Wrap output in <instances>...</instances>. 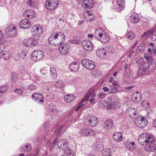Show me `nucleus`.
<instances>
[{
	"label": "nucleus",
	"instance_id": "17",
	"mask_svg": "<svg viewBox=\"0 0 156 156\" xmlns=\"http://www.w3.org/2000/svg\"><path fill=\"white\" fill-rule=\"evenodd\" d=\"M114 140L116 142H120L122 140V134L120 132H116L113 136Z\"/></svg>",
	"mask_w": 156,
	"mask_h": 156
},
{
	"label": "nucleus",
	"instance_id": "31",
	"mask_svg": "<svg viewBox=\"0 0 156 156\" xmlns=\"http://www.w3.org/2000/svg\"><path fill=\"white\" fill-rule=\"evenodd\" d=\"M147 138L146 137V136H144V135H143V134H142L140 136H139L138 141L139 143H141V145H143L142 143H144L145 142V140Z\"/></svg>",
	"mask_w": 156,
	"mask_h": 156
},
{
	"label": "nucleus",
	"instance_id": "27",
	"mask_svg": "<svg viewBox=\"0 0 156 156\" xmlns=\"http://www.w3.org/2000/svg\"><path fill=\"white\" fill-rule=\"evenodd\" d=\"M145 150L147 151H154L156 152V147L153 144L147 145L145 148Z\"/></svg>",
	"mask_w": 156,
	"mask_h": 156
},
{
	"label": "nucleus",
	"instance_id": "7",
	"mask_svg": "<svg viewBox=\"0 0 156 156\" xmlns=\"http://www.w3.org/2000/svg\"><path fill=\"white\" fill-rule=\"evenodd\" d=\"M55 37L56 39L57 45L59 46L62 44L65 41V36L64 34L61 32H58L55 33Z\"/></svg>",
	"mask_w": 156,
	"mask_h": 156
},
{
	"label": "nucleus",
	"instance_id": "4",
	"mask_svg": "<svg viewBox=\"0 0 156 156\" xmlns=\"http://www.w3.org/2000/svg\"><path fill=\"white\" fill-rule=\"evenodd\" d=\"M81 63L83 66L89 70H92L95 67L94 63L89 59H84L81 61Z\"/></svg>",
	"mask_w": 156,
	"mask_h": 156
},
{
	"label": "nucleus",
	"instance_id": "24",
	"mask_svg": "<svg viewBox=\"0 0 156 156\" xmlns=\"http://www.w3.org/2000/svg\"><path fill=\"white\" fill-rule=\"evenodd\" d=\"M143 134L144 135V136H146V137L147 138V139L145 140V142L146 143H150L151 144H152V143L154 140L153 136L147 134L146 133H145V134L143 133Z\"/></svg>",
	"mask_w": 156,
	"mask_h": 156
},
{
	"label": "nucleus",
	"instance_id": "20",
	"mask_svg": "<svg viewBox=\"0 0 156 156\" xmlns=\"http://www.w3.org/2000/svg\"><path fill=\"white\" fill-rule=\"evenodd\" d=\"M141 94H137L136 93H133L131 95V99L133 102L137 103L141 100Z\"/></svg>",
	"mask_w": 156,
	"mask_h": 156
},
{
	"label": "nucleus",
	"instance_id": "41",
	"mask_svg": "<svg viewBox=\"0 0 156 156\" xmlns=\"http://www.w3.org/2000/svg\"><path fill=\"white\" fill-rule=\"evenodd\" d=\"M154 30L155 29L154 28L152 29L151 30H147V32H144V36L146 35L151 34H152L154 33Z\"/></svg>",
	"mask_w": 156,
	"mask_h": 156
},
{
	"label": "nucleus",
	"instance_id": "47",
	"mask_svg": "<svg viewBox=\"0 0 156 156\" xmlns=\"http://www.w3.org/2000/svg\"><path fill=\"white\" fill-rule=\"evenodd\" d=\"M28 88L30 90H33L37 88V87L35 85L32 84L29 85Z\"/></svg>",
	"mask_w": 156,
	"mask_h": 156
},
{
	"label": "nucleus",
	"instance_id": "1",
	"mask_svg": "<svg viewBox=\"0 0 156 156\" xmlns=\"http://www.w3.org/2000/svg\"><path fill=\"white\" fill-rule=\"evenodd\" d=\"M59 3L58 0H47L45 5L48 10H53L57 7Z\"/></svg>",
	"mask_w": 156,
	"mask_h": 156
},
{
	"label": "nucleus",
	"instance_id": "16",
	"mask_svg": "<svg viewBox=\"0 0 156 156\" xmlns=\"http://www.w3.org/2000/svg\"><path fill=\"white\" fill-rule=\"evenodd\" d=\"M80 64L76 62H73L69 65V68L72 71L76 72L78 71L79 68Z\"/></svg>",
	"mask_w": 156,
	"mask_h": 156
},
{
	"label": "nucleus",
	"instance_id": "11",
	"mask_svg": "<svg viewBox=\"0 0 156 156\" xmlns=\"http://www.w3.org/2000/svg\"><path fill=\"white\" fill-rule=\"evenodd\" d=\"M37 40L34 38H30L27 41H24V45L26 47H30L32 48L34 47H37Z\"/></svg>",
	"mask_w": 156,
	"mask_h": 156
},
{
	"label": "nucleus",
	"instance_id": "28",
	"mask_svg": "<svg viewBox=\"0 0 156 156\" xmlns=\"http://www.w3.org/2000/svg\"><path fill=\"white\" fill-rule=\"evenodd\" d=\"M4 59L7 60L11 57V55L9 51H4L1 56Z\"/></svg>",
	"mask_w": 156,
	"mask_h": 156
},
{
	"label": "nucleus",
	"instance_id": "14",
	"mask_svg": "<svg viewBox=\"0 0 156 156\" xmlns=\"http://www.w3.org/2000/svg\"><path fill=\"white\" fill-rule=\"evenodd\" d=\"M113 125V122L111 119L106 120L104 122L103 128L105 130H108L112 128Z\"/></svg>",
	"mask_w": 156,
	"mask_h": 156
},
{
	"label": "nucleus",
	"instance_id": "39",
	"mask_svg": "<svg viewBox=\"0 0 156 156\" xmlns=\"http://www.w3.org/2000/svg\"><path fill=\"white\" fill-rule=\"evenodd\" d=\"M111 92L110 93L111 94H115L117 92L118 89L117 87L115 86H113L111 88Z\"/></svg>",
	"mask_w": 156,
	"mask_h": 156
},
{
	"label": "nucleus",
	"instance_id": "15",
	"mask_svg": "<svg viewBox=\"0 0 156 156\" xmlns=\"http://www.w3.org/2000/svg\"><path fill=\"white\" fill-rule=\"evenodd\" d=\"M81 1V5L83 8H92L93 7L92 0H80Z\"/></svg>",
	"mask_w": 156,
	"mask_h": 156
},
{
	"label": "nucleus",
	"instance_id": "60",
	"mask_svg": "<svg viewBox=\"0 0 156 156\" xmlns=\"http://www.w3.org/2000/svg\"><path fill=\"white\" fill-rule=\"evenodd\" d=\"M103 90L106 92L108 91L109 90V89L107 87H103Z\"/></svg>",
	"mask_w": 156,
	"mask_h": 156
},
{
	"label": "nucleus",
	"instance_id": "19",
	"mask_svg": "<svg viewBox=\"0 0 156 156\" xmlns=\"http://www.w3.org/2000/svg\"><path fill=\"white\" fill-rule=\"evenodd\" d=\"M48 42L52 46H58L56 39L55 37V34H52L49 37Z\"/></svg>",
	"mask_w": 156,
	"mask_h": 156
},
{
	"label": "nucleus",
	"instance_id": "37",
	"mask_svg": "<svg viewBox=\"0 0 156 156\" xmlns=\"http://www.w3.org/2000/svg\"><path fill=\"white\" fill-rule=\"evenodd\" d=\"M135 143L133 142H132V143H130V142H127V144H126V147H128L129 149H133L134 147V145Z\"/></svg>",
	"mask_w": 156,
	"mask_h": 156
},
{
	"label": "nucleus",
	"instance_id": "51",
	"mask_svg": "<svg viewBox=\"0 0 156 156\" xmlns=\"http://www.w3.org/2000/svg\"><path fill=\"white\" fill-rule=\"evenodd\" d=\"M40 94L38 93H33L32 95V99L34 100H35V99Z\"/></svg>",
	"mask_w": 156,
	"mask_h": 156
},
{
	"label": "nucleus",
	"instance_id": "3",
	"mask_svg": "<svg viewBox=\"0 0 156 156\" xmlns=\"http://www.w3.org/2000/svg\"><path fill=\"white\" fill-rule=\"evenodd\" d=\"M134 122L137 126L140 128L144 127L147 124V121L145 120V118L142 116L136 118Z\"/></svg>",
	"mask_w": 156,
	"mask_h": 156
},
{
	"label": "nucleus",
	"instance_id": "62",
	"mask_svg": "<svg viewBox=\"0 0 156 156\" xmlns=\"http://www.w3.org/2000/svg\"><path fill=\"white\" fill-rule=\"evenodd\" d=\"M84 22V21L83 20H80L78 22V24L79 25H81L82 24H83Z\"/></svg>",
	"mask_w": 156,
	"mask_h": 156
},
{
	"label": "nucleus",
	"instance_id": "29",
	"mask_svg": "<svg viewBox=\"0 0 156 156\" xmlns=\"http://www.w3.org/2000/svg\"><path fill=\"white\" fill-rule=\"evenodd\" d=\"M102 147V143L99 141H97L93 145V148L94 150H99Z\"/></svg>",
	"mask_w": 156,
	"mask_h": 156
},
{
	"label": "nucleus",
	"instance_id": "63",
	"mask_svg": "<svg viewBox=\"0 0 156 156\" xmlns=\"http://www.w3.org/2000/svg\"><path fill=\"white\" fill-rule=\"evenodd\" d=\"M70 42L73 44H76L77 41L76 40H72L70 41Z\"/></svg>",
	"mask_w": 156,
	"mask_h": 156
},
{
	"label": "nucleus",
	"instance_id": "23",
	"mask_svg": "<svg viewBox=\"0 0 156 156\" xmlns=\"http://www.w3.org/2000/svg\"><path fill=\"white\" fill-rule=\"evenodd\" d=\"M33 30L34 33H36L35 34L38 35L40 36L42 33V29L38 26H34L32 28Z\"/></svg>",
	"mask_w": 156,
	"mask_h": 156
},
{
	"label": "nucleus",
	"instance_id": "32",
	"mask_svg": "<svg viewBox=\"0 0 156 156\" xmlns=\"http://www.w3.org/2000/svg\"><path fill=\"white\" fill-rule=\"evenodd\" d=\"M27 17L31 19H33L35 16V14L32 10H30L28 11L27 14Z\"/></svg>",
	"mask_w": 156,
	"mask_h": 156
},
{
	"label": "nucleus",
	"instance_id": "8",
	"mask_svg": "<svg viewBox=\"0 0 156 156\" xmlns=\"http://www.w3.org/2000/svg\"><path fill=\"white\" fill-rule=\"evenodd\" d=\"M108 101L107 107L108 109H114L116 108L117 102L115 99L114 96H110L108 98Z\"/></svg>",
	"mask_w": 156,
	"mask_h": 156
},
{
	"label": "nucleus",
	"instance_id": "30",
	"mask_svg": "<svg viewBox=\"0 0 156 156\" xmlns=\"http://www.w3.org/2000/svg\"><path fill=\"white\" fill-rule=\"evenodd\" d=\"M35 100L36 102H38L40 104L43 103L44 101V97L40 94L38 95V97Z\"/></svg>",
	"mask_w": 156,
	"mask_h": 156
},
{
	"label": "nucleus",
	"instance_id": "55",
	"mask_svg": "<svg viewBox=\"0 0 156 156\" xmlns=\"http://www.w3.org/2000/svg\"><path fill=\"white\" fill-rule=\"evenodd\" d=\"M4 48H3L2 47V46H0V56H1L3 52L4 51L3 50Z\"/></svg>",
	"mask_w": 156,
	"mask_h": 156
},
{
	"label": "nucleus",
	"instance_id": "57",
	"mask_svg": "<svg viewBox=\"0 0 156 156\" xmlns=\"http://www.w3.org/2000/svg\"><path fill=\"white\" fill-rule=\"evenodd\" d=\"M152 40L154 41L156 40V35L154 34L151 37Z\"/></svg>",
	"mask_w": 156,
	"mask_h": 156
},
{
	"label": "nucleus",
	"instance_id": "43",
	"mask_svg": "<svg viewBox=\"0 0 156 156\" xmlns=\"http://www.w3.org/2000/svg\"><path fill=\"white\" fill-rule=\"evenodd\" d=\"M106 94L105 93H99L98 95V97L99 99H102L106 96Z\"/></svg>",
	"mask_w": 156,
	"mask_h": 156
},
{
	"label": "nucleus",
	"instance_id": "13",
	"mask_svg": "<svg viewBox=\"0 0 156 156\" xmlns=\"http://www.w3.org/2000/svg\"><path fill=\"white\" fill-rule=\"evenodd\" d=\"M82 45L84 48L87 50L90 51L93 48L92 42L89 40L83 41L82 42Z\"/></svg>",
	"mask_w": 156,
	"mask_h": 156
},
{
	"label": "nucleus",
	"instance_id": "35",
	"mask_svg": "<svg viewBox=\"0 0 156 156\" xmlns=\"http://www.w3.org/2000/svg\"><path fill=\"white\" fill-rule=\"evenodd\" d=\"M55 86L57 87L61 88L64 86V83L62 80H60L56 83Z\"/></svg>",
	"mask_w": 156,
	"mask_h": 156
},
{
	"label": "nucleus",
	"instance_id": "33",
	"mask_svg": "<svg viewBox=\"0 0 156 156\" xmlns=\"http://www.w3.org/2000/svg\"><path fill=\"white\" fill-rule=\"evenodd\" d=\"M126 36L129 39H133L134 38L135 36L133 32L131 31H130L129 32H128L126 34Z\"/></svg>",
	"mask_w": 156,
	"mask_h": 156
},
{
	"label": "nucleus",
	"instance_id": "53",
	"mask_svg": "<svg viewBox=\"0 0 156 156\" xmlns=\"http://www.w3.org/2000/svg\"><path fill=\"white\" fill-rule=\"evenodd\" d=\"M89 101L93 105L95 103V99L94 98H92L90 99Z\"/></svg>",
	"mask_w": 156,
	"mask_h": 156
},
{
	"label": "nucleus",
	"instance_id": "26",
	"mask_svg": "<svg viewBox=\"0 0 156 156\" xmlns=\"http://www.w3.org/2000/svg\"><path fill=\"white\" fill-rule=\"evenodd\" d=\"M75 98V96L73 94H67L64 97V100L66 102H70L74 101Z\"/></svg>",
	"mask_w": 156,
	"mask_h": 156
},
{
	"label": "nucleus",
	"instance_id": "25",
	"mask_svg": "<svg viewBox=\"0 0 156 156\" xmlns=\"http://www.w3.org/2000/svg\"><path fill=\"white\" fill-rule=\"evenodd\" d=\"M112 150L109 148H106L103 149L102 154L103 156H111Z\"/></svg>",
	"mask_w": 156,
	"mask_h": 156
},
{
	"label": "nucleus",
	"instance_id": "49",
	"mask_svg": "<svg viewBox=\"0 0 156 156\" xmlns=\"http://www.w3.org/2000/svg\"><path fill=\"white\" fill-rule=\"evenodd\" d=\"M56 73V71L55 69L53 67L51 68L50 70V74L53 75L54 74H55Z\"/></svg>",
	"mask_w": 156,
	"mask_h": 156
},
{
	"label": "nucleus",
	"instance_id": "44",
	"mask_svg": "<svg viewBox=\"0 0 156 156\" xmlns=\"http://www.w3.org/2000/svg\"><path fill=\"white\" fill-rule=\"evenodd\" d=\"M149 65L147 64H144L143 66L142 72L145 73L147 69L149 68Z\"/></svg>",
	"mask_w": 156,
	"mask_h": 156
},
{
	"label": "nucleus",
	"instance_id": "64",
	"mask_svg": "<svg viewBox=\"0 0 156 156\" xmlns=\"http://www.w3.org/2000/svg\"><path fill=\"white\" fill-rule=\"evenodd\" d=\"M153 125L154 127L156 128V119H155L153 121Z\"/></svg>",
	"mask_w": 156,
	"mask_h": 156
},
{
	"label": "nucleus",
	"instance_id": "54",
	"mask_svg": "<svg viewBox=\"0 0 156 156\" xmlns=\"http://www.w3.org/2000/svg\"><path fill=\"white\" fill-rule=\"evenodd\" d=\"M146 55H144V58L147 60V61L150 60V59H151V57H149L148 55V54H146Z\"/></svg>",
	"mask_w": 156,
	"mask_h": 156
},
{
	"label": "nucleus",
	"instance_id": "22",
	"mask_svg": "<svg viewBox=\"0 0 156 156\" xmlns=\"http://www.w3.org/2000/svg\"><path fill=\"white\" fill-rule=\"evenodd\" d=\"M131 23L134 24L137 23L140 20L138 15L135 13H133L130 17Z\"/></svg>",
	"mask_w": 156,
	"mask_h": 156
},
{
	"label": "nucleus",
	"instance_id": "36",
	"mask_svg": "<svg viewBox=\"0 0 156 156\" xmlns=\"http://www.w3.org/2000/svg\"><path fill=\"white\" fill-rule=\"evenodd\" d=\"M145 48V44L144 42H142L141 44L139 45L138 48L140 51H144Z\"/></svg>",
	"mask_w": 156,
	"mask_h": 156
},
{
	"label": "nucleus",
	"instance_id": "10",
	"mask_svg": "<svg viewBox=\"0 0 156 156\" xmlns=\"http://www.w3.org/2000/svg\"><path fill=\"white\" fill-rule=\"evenodd\" d=\"M20 27L23 29H29L31 26L30 21L27 19H24L21 20L19 23Z\"/></svg>",
	"mask_w": 156,
	"mask_h": 156
},
{
	"label": "nucleus",
	"instance_id": "40",
	"mask_svg": "<svg viewBox=\"0 0 156 156\" xmlns=\"http://www.w3.org/2000/svg\"><path fill=\"white\" fill-rule=\"evenodd\" d=\"M91 93L90 92H88L85 96V97L82 99L83 101H87L90 96L91 95Z\"/></svg>",
	"mask_w": 156,
	"mask_h": 156
},
{
	"label": "nucleus",
	"instance_id": "9",
	"mask_svg": "<svg viewBox=\"0 0 156 156\" xmlns=\"http://www.w3.org/2000/svg\"><path fill=\"white\" fill-rule=\"evenodd\" d=\"M6 35L9 37H13L16 34V28L15 27H9L5 30Z\"/></svg>",
	"mask_w": 156,
	"mask_h": 156
},
{
	"label": "nucleus",
	"instance_id": "42",
	"mask_svg": "<svg viewBox=\"0 0 156 156\" xmlns=\"http://www.w3.org/2000/svg\"><path fill=\"white\" fill-rule=\"evenodd\" d=\"M18 56L20 58L23 59L26 56V55L24 52L22 51L20 53L18 54Z\"/></svg>",
	"mask_w": 156,
	"mask_h": 156
},
{
	"label": "nucleus",
	"instance_id": "56",
	"mask_svg": "<svg viewBox=\"0 0 156 156\" xmlns=\"http://www.w3.org/2000/svg\"><path fill=\"white\" fill-rule=\"evenodd\" d=\"M133 86H127L125 87V89L126 90H130L133 87Z\"/></svg>",
	"mask_w": 156,
	"mask_h": 156
},
{
	"label": "nucleus",
	"instance_id": "48",
	"mask_svg": "<svg viewBox=\"0 0 156 156\" xmlns=\"http://www.w3.org/2000/svg\"><path fill=\"white\" fill-rule=\"evenodd\" d=\"M147 62L151 63V65H152L155 63V60L152 56H151V59Z\"/></svg>",
	"mask_w": 156,
	"mask_h": 156
},
{
	"label": "nucleus",
	"instance_id": "50",
	"mask_svg": "<svg viewBox=\"0 0 156 156\" xmlns=\"http://www.w3.org/2000/svg\"><path fill=\"white\" fill-rule=\"evenodd\" d=\"M63 128V126H60V127L57 130V132L56 133V135L57 136H58L60 133L61 132L62 129Z\"/></svg>",
	"mask_w": 156,
	"mask_h": 156
},
{
	"label": "nucleus",
	"instance_id": "61",
	"mask_svg": "<svg viewBox=\"0 0 156 156\" xmlns=\"http://www.w3.org/2000/svg\"><path fill=\"white\" fill-rule=\"evenodd\" d=\"M66 154L67 156H75V155L73 153L72 151L70 152V154L68 153Z\"/></svg>",
	"mask_w": 156,
	"mask_h": 156
},
{
	"label": "nucleus",
	"instance_id": "12",
	"mask_svg": "<svg viewBox=\"0 0 156 156\" xmlns=\"http://www.w3.org/2000/svg\"><path fill=\"white\" fill-rule=\"evenodd\" d=\"M80 133L84 136H94L95 133L94 131L89 128H83L80 131Z\"/></svg>",
	"mask_w": 156,
	"mask_h": 156
},
{
	"label": "nucleus",
	"instance_id": "21",
	"mask_svg": "<svg viewBox=\"0 0 156 156\" xmlns=\"http://www.w3.org/2000/svg\"><path fill=\"white\" fill-rule=\"evenodd\" d=\"M70 48L69 46H67L66 44L62 45L59 48L60 52L63 54H66L69 50Z\"/></svg>",
	"mask_w": 156,
	"mask_h": 156
},
{
	"label": "nucleus",
	"instance_id": "2",
	"mask_svg": "<svg viewBox=\"0 0 156 156\" xmlns=\"http://www.w3.org/2000/svg\"><path fill=\"white\" fill-rule=\"evenodd\" d=\"M86 120V122L88 126L94 127L97 126L98 123L97 118L94 116H90L85 118Z\"/></svg>",
	"mask_w": 156,
	"mask_h": 156
},
{
	"label": "nucleus",
	"instance_id": "45",
	"mask_svg": "<svg viewBox=\"0 0 156 156\" xmlns=\"http://www.w3.org/2000/svg\"><path fill=\"white\" fill-rule=\"evenodd\" d=\"M101 31V29H98L95 30V37L97 39V37H98L99 34H102V33L100 32V31Z\"/></svg>",
	"mask_w": 156,
	"mask_h": 156
},
{
	"label": "nucleus",
	"instance_id": "5",
	"mask_svg": "<svg viewBox=\"0 0 156 156\" xmlns=\"http://www.w3.org/2000/svg\"><path fill=\"white\" fill-rule=\"evenodd\" d=\"M31 56L33 60L39 61L43 58V52L41 50L34 51L31 54Z\"/></svg>",
	"mask_w": 156,
	"mask_h": 156
},
{
	"label": "nucleus",
	"instance_id": "34",
	"mask_svg": "<svg viewBox=\"0 0 156 156\" xmlns=\"http://www.w3.org/2000/svg\"><path fill=\"white\" fill-rule=\"evenodd\" d=\"M9 87L7 85H3L0 88V93L3 94L6 92L8 90Z\"/></svg>",
	"mask_w": 156,
	"mask_h": 156
},
{
	"label": "nucleus",
	"instance_id": "59",
	"mask_svg": "<svg viewBox=\"0 0 156 156\" xmlns=\"http://www.w3.org/2000/svg\"><path fill=\"white\" fill-rule=\"evenodd\" d=\"M147 102L145 101H142V102L141 103V105L143 107H144L145 106H146Z\"/></svg>",
	"mask_w": 156,
	"mask_h": 156
},
{
	"label": "nucleus",
	"instance_id": "18",
	"mask_svg": "<svg viewBox=\"0 0 156 156\" xmlns=\"http://www.w3.org/2000/svg\"><path fill=\"white\" fill-rule=\"evenodd\" d=\"M97 39L101 42L104 43L107 42L109 40V38L108 36L102 34H99L98 37H97Z\"/></svg>",
	"mask_w": 156,
	"mask_h": 156
},
{
	"label": "nucleus",
	"instance_id": "58",
	"mask_svg": "<svg viewBox=\"0 0 156 156\" xmlns=\"http://www.w3.org/2000/svg\"><path fill=\"white\" fill-rule=\"evenodd\" d=\"M84 102V101H83L82 100L80 103V104H79V105L78 107V108H80L82 107L84 105V104H83V103Z\"/></svg>",
	"mask_w": 156,
	"mask_h": 156
},
{
	"label": "nucleus",
	"instance_id": "52",
	"mask_svg": "<svg viewBox=\"0 0 156 156\" xmlns=\"http://www.w3.org/2000/svg\"><path fill=\"white\" fill-rule=\"evenodd\" d=\"M27 3L31 7H33L35 5V3L32 2L31 0H30L28 1Z\"/></svg>",
	"mask_w": 156,
	"mask_h": 156
},
{
	"label": "nucleus",
	"instance_id": "38",
	"mask_svg": "<svg viewBox=\"0 0 156 156\" xmlns=\"http://www.w3.org/2000/svg\"><path fill=\"white\" fill-rule=\"evenodd\" d=\"M25 148H26V149H24V147H21L20 150L22 151L27 152L30 151L31 148L30 146H29L28 145H26Z\"/></svg>",
	"mask_w": 156,
	"mask_h": 156
},
{
	"label": "nucleus",
	"instance_id": "6",
	"mask_svg": "<svg viewBox=\"0 0 156 156\" xmlns=\"http://www.w3.org/2000/svg\"><path fill=\"white\" fill-rule=\"evenodd\" d=\"M57 144L58 147L60 149L63 150L66 154L68 153L70 154V152H72L71 149L68 146L67 143H63L61 141L59 140Z\"/></svg>",
	"mask_w": 156,
	"mask_h": 156
},
{
	"label": "nucleus",
	"instance_id": "46",
	"mask_svg": "<svg viewBox=\"0 0 156 156\" xmlns=\"http://www.w3.org/2000/svg\"><path fill=\"white\" fill-rule=\"evenodd\" d=\"M14 91L16 93L19 95H21L23 93V90L19 88H16Z\"/></svg>",
	"mask_w": 156,
	"mask_h": 156
}]
</instances>
